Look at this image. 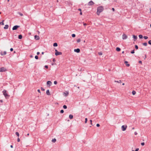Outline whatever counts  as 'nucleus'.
<instances>
[{
	"mask_svg": "<svg viewBox=\"0 0 151 151\" xmlns=\"http://www.w3.org/2000/svg\"><path fill=\"white\" fill-rule=\"evenodd\" d=\"M15 134L16 135H17V136L19 137V134L18 132H16L15 133Z\"/></svg>",
	"mask_w": 151,
	"mask_h": 151,
	"instance_id": "obj_28",
	"label": "nucleus"
},
{
	"mask_svg": "<svg viewBox=\"0 0 151 151\" xmlns=\"http://www.w3.org/2000/svg\"><path fill=\"white\" fill-rule=\"evenodd\" d=\"M81 40V39H78V40H77V42H78H78H80Z\"/></svg>",
	"mask_w": 151,
	"mask_h": 151,
	"instance_id": "obj_30",
	"label": "nucleus"
},
{
	"mask_svg": "<svg viewBox=\"0 0 151 151\" xmlns=\"http://www.w3.org/2000/svg\"><path fill=\"white\" fill-rule=\"evenodd\" d=\"M53 46L54 47H56L58 46V44L56 43H55L53 44Z\"/></svg>",
	"mask_w": 151,
	"mask_h": 151,
	"instance_id": "obj_24",
	"label": "nucleus"
},
{
	"mask_svg": "<svg viewBox=\"0 0 151 151\" xmlns=\"http://www.w3.org/2000/svg\"><path fill=\"white\" fill-rule=\"evenodd\" d=\"M139 38L140 39L142 38L143 37V36L141 35H139Z\"/></svg>",
	"mask_w": 151,
	"mask_h": 151,
	"instance_id": "obj_25",
	"label": "nucleus"
},
{
	"mask_svg": "<svg viewBox=\"0 0 151 151\" xmlns=\"http://www.w3.org/2000/svg\"><path fill=\"white\" fill-rule=\"evenodd\" d=\"M80 14L81 15L82 14V13L81 12L80 13Z\"/></svg>",
	"mask_w": 151,
	"mask_h": 151,
	"instance_id": "obj_58",
	"label": "nucleus"
},
{
	"mask_svg": "<svg viewBox=\"0 0 151 151\" xmlns=\"http://www.w3.org/2000/svg\"><path fill=\"white\" fill-rule=\"evenodd\" d=\"M45 67L46 68H48V66H47V65H45Z\"/></svg>",
	"mask_w": 151,
	"mask_h": 151,
	"instance_id": "obj_49",
	"label": "nucleus"
},
{
	"mask_svg": "<svg viewBox=\"0 0 151 151\" xmlns=\"http://www.w3.org/2000/svg\"><path fill=\"white\" fill-rule=\"evenodd\" d=\"M9 27V25L7 24L5 25L4 27V29H8Z\"/></svg>",
	"mask_w": 151,
	"mask_h": 151,
	"instance_id": "obj_15",
	"label": "nucleus"
},
{
	"mask_svg": "<svg viewBox=\"0 0 151 151\" xmlns=\"http://www.w3.org/2000/svg\"><path fill=\"white\" fill-rule=\"evenodd\" d=\"M146 58V55H145V58L144 59H145Z\"/></svg>",
	"mask_w": 151,
	"mask_h": 151,
	"instance_id": "obj_59",
	"label": "nucleus"
},
{
	"mask_svg": "<svg viewBox=\"0 0 151 151\" xmlns=\"http://www.w3.org/2000/svg\"><path fill=\"white\" fill-rule=\"evenodd\" d=\"M56 140L55 139H53L52 140V141L53 142H56Z\"/></svg>",
	"mask_w": 151,
	"mask_h": 151,
	"instance_id": "obj_23",
	"label": "nucleus"
},
{
	"mask_svg": "<svg viewBox=\"0 0 151 151\" xmlns=\"http://www.w3.org/2000/svg\"><path fill=\"white\" fill-rule=\"evenodd\" d=\"M104 9V8L103 7L101 6L98 7L97 11V14L98 15H99L100 13Z\"/></svg>",
	"mask_w": 151,
	"mask_h": 151,
	"instance_id": "obj_1",
	"label": "nucleus"
},
{
	"mask_svg": "<svg viewBox=\"0 0 151 151\" xmlns=\"http://www.w3.org/2000/svg\"><path fill=\"white\" fill-rule=\"evenodd\" d=\"M141 145L142 146H143L145 145V143L144 142H142L141 143Z\"/></svg>",
	"mask_w": 151,
	"mask_h": 151,
	"instance_id": "obj_41",
	"label": "nucleus"
},
{
	"mask_svg": "<svg viewBox=\"0 0 151 151\" xmlns=\"http://www.w3.org/2000/svg\"><path fill=\"white\" fill-rule=\"evenodd\" d=\"M87 121H88L87 118H86L85 119V123L86 124L87 123Z\"/></svg>",
	"mask_w": 151,
	"mask_h": 151,
	"instance_id": "obj_29",
	"label": "nucleus"
},
{
	"mask_svg": "<svg viewBox=\"0 0 151 151\" xmlns=\"http://www.w3.org/2000/svg\"><path fill=\"white\" fill-rule=\"evenodd\" d=\"M135 48L136 49H138V46L137 45H135Z\"/></svg>",
	"mask_w": 151,
	"mask_h": 151,
	"instance_id": "obj_35",
	"label": "nucleus"
},
{
	"mask_svg": "<svg viewBox=\"0 0 151 151\" xmlns=\"http://www.w3.org/2000/svg\"><path fill=\"white\" fill-rule=\"evenodd\" d=\"M134 134L135 135H137V133L136 132H135L134 133Z\"/></svg>",
	"mask_w": 151,
	"mask_h": 151,
	"instance_id": "obj_45",
	"label": "nucleus"
},
{
	"mask_svg": "<svg viewBox=\"0 0 151 151\" xmlns=\"http://www.w3.org/2000/svg\"><path fill=\"white\" fill-rule=\"evenodd\" d=\"M37 91H38V92L39 93H40V90L38 89V90H37Z\"/></svg>",
	"mask_w": 151,
	"mask_h": 151,
	"instance_id": "obj_55",
	"label": "nucleus"
},
{
	"mask_svg": "<svg viewBox=\"0 0 151 151\" xmlns=\"http://www.w3.org/2000/svg\"><path fill=\"white\" fill-rule=\"evenodd\" d=\"M127 38V36L125 34H124L122 35V39L123 40L126 39Z\"/></svg>",
	"mask_w": 151,
	"mask_h": 151,
	"instance_id": "obj_8",
	"label": "nucleus"
},
{
	"mask_svg": "<svg viewBox=\"0 0 151 151\" xmlns=\"http://www.w3.org/2000/svg\"><path fill=\"white\" fill-rule=\"evenodd\" d=\"M20 141V139L19 138H18L17 139V141L18 142H19Z\"/></svg>",
	"mask_w": 151,
	"mask_h": 151,
	"instance_id": "obj_46",
	"label": "nucleus"
},
{
	"mask_svg": "<svg viewBox=\"0 0 151 151\" xmlns=\"http://www.w3.org/2000/svg\"><path fill=\"white\" fill-rule=\"evenodd\" d=\"M35 39L37 40H38L40 39L39 37L38 36L35 35Z\"/></svg>",
	"mask_w": 151,
	"mask_h": 151,
	"instance_id": "obj_11",
	"label": "nucleus"
},
{
	"mask_svg": "<svg viewBox=\"0 0 151 151\" xmlns=\"http://www.w3.org/2000/svg\"><path fill=\"white\" fill-rule=\"evenodd\" d=\"M99 55H102V52H99Z\"/></svg>",
	"mask_w": 151,
	"mask_h": 151,
	"instance_id": "obj_36",
	"label": "nucleus"
},
{
	"mask_svg": "<svg viewBox=\"0 0 151 151\" xmlns=\"http://www.w3.org/2000/svg\"><path fill=\"white\" fill-rule=\"evenodd\" d=\"M63 108L64 109H66L67 108V106L66 105H64L63 106Z\"/></svg>",
	"mask_w": 151,
	"mask_h": 151,
	"instance_id": "obj_27",
	"label": "nucleus"
},
{
	"mask_svg": "<svg viewBox=\"0 0 151 151\" xmlns=\"http://www.w3.org/2000/svg\"><path fill=\"white\" fill-rule=\"evenodd\" d=\"M54 84H57V82L56 81H54Z\"/></svg>",
	"mask_w": 151,
	"mask_h": 151,
	"instance_id": "obj_37",
	"label": "nucleus"
},
{
	"mask_svg": "<svg viewBox=\"0 0 151 151\" xmlns=\"http://www.w3.org/2000/svg\"><path fill=\"white\" fill-rule=\"evenodd\" d=\"M3 93L4 95L6 98H7V97H9V95L6 92V90H4L3 91Z\"/></svg>",
	"mask_w": 151,
	"mask_h": 151,
	"instance_id": "obj_2",
	"label": "nucleus"
},
{
	"mask_svg": "<svg viewBox=\"0 0 151 151\" xmlns=\"http://www.w3.org/2000/svg\"><path fill=\"white\" fill-rule=\"evenodd\" d=\"M87 24L86 23H83V25H84V26H86V25Z\"/></svg>",
	"mask_w": 151,
	"mask_h": 151,
	"instance_id": "obj_56",
	"label": "nucleus"
},
{
	"mask_svg": "<svg viewBox=\"0 0 151 151\" xmlns=\"http://www.w3.org/2000/svg\"><path fill=\"white\" fill-rule=\"evenodd\" d=\"M0 101H1V102H3V100H0Z\"/></svg>",
	"mask_w": 151,
	"mask_h": 151,
	"instance_id": "obj_63",
	"label": "nucleus"
},
{
	"mask_svg": "<svg viewBox=\"0 0 151 151\" xmlns=\"http://www.w3.org/2000/svg\"><path fill=\"white\" fill-rule=\"evenodd\" d=\"M47 83L48 86H50L51 85L52 82L50 81H48L47 82Z\"/></svg>",
	"mask_w": 151,
	"mask_h": 151,
	"instance_id": "obj_9",
	"label": "nucleus"
},
{
	"mask_svg": "<svg viewBox=\"0 0 151 151\" xmlns=\"http://www.w3.org/2000/svg\"><path fill=\"white\" fill-rule=\"evenodd\" d=\"M6 51L4 52L1 51L0 52V54L1 55H6Z\"/></svg>",
	"mask_w": 151,
	"mask_h": 151,
	"instance_id": "obj_7",
	"label": "nucleus"
},
{
	"mask_svg": "<svg viewBox=\"0 0 151 151\" xmlns=\"http://www.w3.org/2000/svg\"><path fill=\"white\" fill-rule=\"evenodd\" d=\"M13 49L12 48H11L10 49V50L11 51H13Z\"/></svg>",
	"mask_w": 151,
	"mask_h": 151,
	"instance_id": "obj_48",
	"label": "nucleus"
},
{
	"mask_svg": "<svg viewBox=\"0 0 151 151\" xmlns=\"http://www.w3.org/2000/svg\"><path fill=\"white\" fill-rule=\"evenodd\" d=\"M127 127V126L126 125H122L121 127L123 131H125L126 130Z\"/></svg>",
	"mask_w": 151,
	"mask_h": 151,
	"instance_id": "obj_5",
	"label": "nucleus"
},
{
	"mask_svg": "<svg viewBox=\"0 0 151 151\" xmlns=\"http://www.w3.org/2000/svg\"><path fill=\"white\" fill-rule=\"evenodd\" d=\"M19 27V26L15 25L13 27L12 30H16Z\"/></svg>",
	"mask_w": 151,
	"mask_h": 151,
	"instance_id": "obj_6",
	"label": "nucleus"
},
{
	"mask_svg": "<svg viewBox=\"0 0 151 151\" xmlns=\"http://www.w3.org/2000/svg\"><path fill=\"white\" fill-rule=\"evenodd\" d=\"M132 93L133 95H134L136 94V92L135 91H133L132 92Z\"/></svg>",
	"mask_w": 151,
	"mask_h": 151,
	"instance_id": "obj_22",
	"label": "nucleus"
},
{
	"mask_svg": "<svg viewBox=\"0 0 151 151\" xmlns=\"http://www.w3.org/2000/svg\"><path fill=\"white\" fill-rule=\"evenodd\" d=\"M35 58L36 59H38V57L36 55L35 56Z\"/></svg>",
	"mask_w": 151,
	"mask_h": 151,
	"instance_id": "obj_32",
	"label": "nucleus"
},
{
	"mask_svg": "<svg viewBox=\"0 0 151 151\" xmlns=\"http://www.w3.org/2000/svg\"><path fill=\"white\" fill-rule=\"evenodd\" d=\"M142 44L143 45L145 46H147V42L144 43Z\"/></svg>",
	"mask_w": 151,
	"mask_h": 151,
	"instance_id": "obj_26",
	"label": "nucleus"
},
{
	"mask_svg": "<svg viewBox=\"0 0 151 151\" xmlns=\"http://www.w3.org/2000/svg\"><path fill=\"white\" fill-rule=\"evenodd\" d=\"M115 82H117L119 83H122V81L121 80H119V81H115Z\"/></svg>",
	"mask_w": 151,
	"mask_h": 151,
	"instance_id": "obj_20",
	"label": "nucleus"
},
{
	"mask_svg": "<svg viewBox=\"0 0 151 151\" xmlns=\"http://www.w3.org/2000/svg\"><path fill=\"white\" fill-rule=\"evenodd\" d=\"M19 14L21 16H22L23 15V14L21 13H19Z\"/></svg>",
	"mask_w": 151,
	"mask_h": 151,
	"instance_id": "obj_42",
	"label": "nucleus"
},
{
	"mask_svg": "<svg viewBox=\"0 0 151 151\" xmlns=\"http://www.w3.org/2000/svg\"><path fill=\"white\" fill-rule=\"evenodd\" d=\"M144 38L145 39H147L148 37L147 36H145L144 37Z\"/></svg>",
	"mask_w": 151,
	"mask_h": 151,
	"instance_id": "obj_34",
	"label": "nucleus"
},
{
	"mask_svg": "<svg viewBox=\"0 0 151 151\" xmlns=\"http://www.w3.org/2000/svg\"><path fill=\"white\" fill-rule=\"evenodd\" d=\"M74 51L75 52H76L77 53H78L80 52V50L79 49L77 48V49H74Z\"/></svg>",
	"mask_w": 151,
	"mask_h": 151,
	"instance_id": "obj_12",
	"label": "nucleus"
},
{
	"mask_svg": "<svg viewBox=\"0 0 151 151\" xmlns=\"http://www.w3.org/2000/svg\"><path fill=\"white\" fill-rule=\"evenodd\" d=\"M64 112V111L63 110H61V111H60V113H63Z\"/></svg>",
	"mask_w": 151,
	"mask_h": 151,
	"instance_id": "obj_40",
	"label": "nucleus"
},
{
	"mask_svg": "<svg viewBox=\"0 0 151 151\" xmlns=\"http://www.w3.org/2000/svg\"><path fill=\"white\" fill-rule=\"evenodd\" d=\"M53 62H55V59H53L52 60Z\"/></svg>",
	"mask_w": 151,
	"mask_h": 151,
	"instance_id": "obj_52",
	"label": "nucleus"
},
{
	"mask_svg": "<svg viewBox=\"0 0 151 151\" xmlns=\"http://www.w3.org/2000/svg\"><path fill=\"white\" fill-rule=\"evenodd\" d=\"M78 10H79V11H81V9H78Z\"/></svg>",
	"mask_w": 151,
	"mask_h": 151,
	"instance_id": "obj_53",
	"label": "nucleus"
},
{
	"mask_svg": "<svg viewBox=\"0 0 151 151\" xmlns=\"http://www.w3.org/2000/svg\"><path fill=\"white\" fill-rule=\"evenodd\" d=\"M139 150V149L138 148H137V149H136L135 150V151H138V150Z\"/></svg>",
	"mask_w": 151,
	"mask_h": 151,
	"instance_id": "obj_47",
	"label": "nucleus"
},
{
	"mask_svg": "<svg viewBox=\"0 0 151 151\" xmlns=\"http://www.w3.org/2000/svg\"><path fill=\"white\" fill-rule=\"evenodd\" d=\"M44 54V52H42V55H43V54Z\"/></svg>",
	"mask_w": 151,
	"mask_h": 151,
	"instance_id": "obj_62",
	"label": "nucleus"
},
{
	"mask_svg": "<svg viewBox=\"0 0 151 151\" xmlns=\"http://www.w3.org/2000/svg\"><path fill=\"white\" fill-rule=\"evenodd\" d=\"M132 129H134V128L133 127L132 128Z\"/></svg>",
	"mask_w": 151,
	"mask_h": 151,
	"instance_id": "obj_64",
	"label": "nucleus"
},
{
	"mask_svg": "<svg viewBox=\"0 0 151 151\" xmlns=\"http://www.w3.org/2000/svg\"><path fill=\"white\" fill-rule=\"evenodd\" d=\"M46 93L47 95H50L49 90H47L46 91Z\"/></svg>",
	"mask_w": 151,
	"mask_h": 151,
	"instance_id": "obj_16",
	"label": "nucleus"
},
{
	"mask_svg": "<svg viewBox=\"0 0 151 151\" xmlns=\"http://www.w3.org/2000/svg\"><path fill=\"white\" fill-rule=\"evenodd\" d=\"M133 37L134 38V41H135L137 38V36H135L134 35H133Z\"/></svg>",
	"mask_w": 151,
	"mask_h": 151,
	"instance_id": "obj_14",
	"label": "nucleus"
},
{
	"mask_svg": "<svg viewBox=\"0 0 151 151\" xmlns=\"http://www.w3.org/2000/svg\"><path fill=\"white\" fill-rule=\"evenodd\" d=\"M90 122H91V123L92 122V120H90Z\"/></svg>",
	"mask_w": 151,
	"mask_h": 151,
	"instance_id": "obj_61",
	"label": "nucleus"
},
{
	"mask_svg": "<svg viewBox=\"0 0 151 151\" xmlns=\"http://www.w3.org/2000/svg\"><path fill=\"white\" fill-rule=\"evenodd\" d=\"M0 24H1L2 25H4V22H0Z\"/></svg>",
	"mask_w": 151,
	"mask_h": 151,
	"instance_id": "obj_33",
	"label": "nucleus"
},
{
	"mask_svg": "<svg viewBox=\"0 0 151 151\" xmlns=\"http://www.w3.org/2000/svg\"><path fill=\"white\" fill-rule=\"evenodd\" d=\"M121 49H120V48L118 47H116V50L117 51H119Z\"/></svg>",
	"mask_w": 151,
	"mask_h": 151,
	"instance_id": "obj_21",
	"label": "nucleus"
},
{
	"mask_svg": "<svg viewBox=\"0 0 151 151\" xmlns=\"http://www.w3.org/2000/svg\"><path fill=\"white\" fill-rule=\"evenodd\" d=\"M7 70L4 67H1L0 68V72H5Z\"/></svg>",
	"mask_w": 151,
	"mask_h": 151,
	"instance_id": "obj_3",
	"label": "nucleus"
},
{
	"mask_svg": "<svg viewBox=\"0 0 151 151\" xmlns=\"http://www.w3.org/2000/svg\"><path fill=\"white\" fill-rule=\"evenodd\" d=\"M72 36L73 37H74L76 36V35L75 34H73L72 35Z\"/></svg>",
	"mask_w": 151,
	"mask_h": 151,
	"instance_id": "obj_31",
	"label": "nucleus"
},
{
	"mask_svg": "<svg viewBox=\"0 0 151 151\" xmlns=\"http://www.w3.org/2000/svg\"><path fill=\"white\" fill-rule=\"evenodd\" d=\"M69 118L70 119H72L73 118V116L71 114H70L69 115Z\"/></svg>",
	"mask_w": 151,
	"mask_h": 151,
	"instance_id": "obj_18",
	"label": "nucleus"
},
{
	"mask_svg": "<svg viewBox=\"0 0 151 151\" xmlns=\"http://www.w3.org/2000/svg\"><path fill=\"white\" fill-rule=\"evenodd\" d=\"M22 35H19L18 36V38L20 39H22Z\"/></svg>",
	"mask_w": 151,
	"mask_h": 151,
	"instance_id": "obj_19",
	"label": "nucleus"
},
{
	"mask_svg": "<svg viewBox=\"0 0 151 151\" xmlns=\"http://www.w3.org/2000/svg\"><path fill=\"white\" fill-rule=\"evenodd\" d=\"M124 63H125V64H126V65H127V67H129V65H130L129 64H127V63H128V62H127V61H125Z\"/></svg>",
	"mask_w": 151,
	"mask_h": 151,
	"instance_id": "obj_17",
	"label": "nucleus"
},
{
	"mask_svg": "<svg viewBox=\"0 0 151 151\" xmlns=\"http://www.w3.org/2000/svg\"><path fill=\"white\" fill-rule=\"evenodd\" d=\"M139 63H141V64H142V61H139Z\"/></svg>",
	"mask_w": 151,
	"mask_h": 151,
	"instance_id": "obj_50",
	"label": "nucleus"
},
{
	"mask_svg": "<svg viewBox=\"0 0 151 151\" xmlns=\"http://www.w3.org/2000/svg\"><path fill=\"white\" fill-rule=\"evenodd\" d=\"M10 147H11V148H12L13 147V146L12 145H11L10 146Z\"/></svg>",
	"mask_w": 151,
	"mask_h": 151,
	"instance_id": "obj_57",
	"label": "nucleus"
},
{
	"mask_svg": "<svg viewBox=\"0 0 151 151\" xmlns=\"http://www.w3.org/2000/svg\"><path fill=\"white\" fill-rule=\"evenodd\" d=\"M148 43L151 45V40H149V41H148Z\"/></svg>",
	"mask_w": 151,
	"mask_h": 151,
	"instance_id": "obj_39",
	"label": "nucleus"
},
{
	"mask_svg": "<svg viewBox=\"0 0 151 151\" xmlns=\"http://www.w3.org/2000/svg\"><path fill=\"white\" fill-rule=\"evenodd\" d=\"M96 126L97 127H99L100 126V124H96Z\"/></svg>",
	"mask_w": 151,
	"mask_h": 151,
	"instance_id": "obj_44",
	"label": "nucleus"
},
{
	"mask_svg": "<svg viewBox=\"0 0 151 151\" xmlns=\"http://www.w3.org/2000/svg\"><path fill=\"white\" fill-rule=\"evenodd\" d=\"M112 9L113 11H114L115 10L114 9V8H112Z\"/></svg>",
	"mask_w": 151,
	"mask_h": 151,
	"instance_id": "obj_54",
	"label": "nucleus"
},
{
	"mask_svg": "<svg viewBox=\"0 0 151 151\" xmlns=\"http://www.w3.org/2000/svg\"><path fill=\"white\" fill-rule=\"evenodd\" d=\"M55 55L56 56H57L59 55H61L62 54V53L61 52H58L57 50H55Z\"/></svg>",
	"mask_w": 151,
	"mask_h": 151,
	"instance_id": "obj_4",
	"label": "nucleus"
},
{
	"mask_svg": "<svg viewBox=\"0 0 151 151\" xmlns=\"http://www.w3.org/2000/svg\"><path fill=\"white\" fill-rule=\"evenodd\" d=\"M33 56L32 55H30V58H32Z\"/></svg>",
	"mask_w": 151,
	"mask_h": 151,
	"instance_id": "obj_60",
	"label": "nucleus"
},
{
	"mask_svg": "<svg viewBox=\"0 0 151 151\" xmlns=\"http://www.w3.org/2000/svg\"><path fill=\"white\" fill-rule=\"evenodd\" d=\"M37 55H39L40 54V53L39 52H37Z\"/></svg>",
	"mask_w": 151,
	"mask_h": 151,
	"instance_id": "obj_51",
	"label": "nucleus"
},
{
	"mask_svg": "<svg viewBox=\"0 0 151 151\" xmlns=\"http://www.w3.org/2000/svg\"><path fill=\"white\" fill-rule=\"evenodd\" d=\"M65 95V96H66L68 94V92L67 91H66L65 92H64L63 93Z\"/></svg>",
	"mask_w": 151,
	"mask_h": 151,
	"instance_id": "obj_13",
	"label": "nucleus"
},
{
	"mask_svg": "<svg viewBox=\"0 0 151 151\" xmlns=\"http://www.w3.org/2000/svg\"><path fill=\"white\" fill-rule=\"evenodd\" d=\"M41 90L42 91H45V89L44 88H42V87L41 88Z\"/></svg>",
	"mask_w": 151,
	"mask_h": 151,
	"instance_id": "obj_43",
	"label": "nucleus"
},
{
	"mask_svg": "<svg viewBox=\"0 0 151 151\" xmlns=\"http://www.w3.org/2000/svg\"><path fill=\"white\" fill-rule=\"evenodd\" d=\"M134 50H133L131 52V53L132 54H133V53H134Z\"/></svg>",
	"mask_w": 151,
	"mask_h": 151,
	"instance_id": "obj_38",
	"label": "nucleus"
},
{
	"mask_svg": "<svg viewBox=\"0 0 151 151\" xmlns=\"http://www.w3.org/2000/svg\"><path fill=\"white\" fill-rule=\"evenodd\" d=\"M94 4V3L92 1H90L88 3V5L89 6H91L93 5Z\"/></svg>",
	"mask_w": 151,
	"mask_h": 151,
	"instance_id": "obj_10",
	"label": "nucleus"
}]
</instances>
